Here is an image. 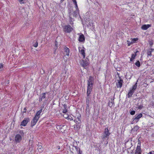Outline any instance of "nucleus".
Returning a JSON list of instances; mask_svg holds the SVG:
<instances>
[{
    "mask_svg": "<svg viewBox=\"0 0 154 154\" xmlns=\"http://www.w3.org/2000/svg\"><path fill=\"white\" fill-rule=\"evenodd\" d=\"M151 51H152L153 50V49H151Z\"/></svg>",
    "mask_w": 154,
    "mask_h": 154,
    "instance_id": "obj_55",
    "label": "nucleus"
},
{
    "mask_svg": "<svg viewBox=\"0 0 154 154\" xmlns=\"http://www.w3.org/2000/svg\"><path fill=\"white\" fill-rule=\"evenodd\" d=\"M94 78L91 76H89L88 82L92 83H94Z\"/></svg>",
    "mask_w": 154,
    "mask_h": 154,
    "instance_id": "obj_16",
    "label": "nucleus"
},
{
    "mask_svg": "<svg viewBox=\"0 0 154 154\" xmlns=\"http://www.w3.org/2000/svg\"><path fill=\"white\" fill-rule=\"evenodd\" d=\"M64 0H60V2H61L62 3V2Z\"/></svg>",
    "mask_w": 154,
    "mask_h": 154,
    "instance_id": "obj_52",
    "label": "nucleus"
},
{
    "mask_svg": "<svg viewBox=\"0 0 154 154\" xmlns=\"http://www.w3.org/2000/svg\"><path fill=\"white\" fill-rule=\"evenodd\" d=\"M139 51H136V52H134L135 54H136V55H137V54L138 53H139Z\"/></svg>",
    "mask_w": 154,
    "mask_h": 154,
    "instance_id": "obj_43",
    "label": "nucleus"
},
{
    "mask_svg": "<svg viewBox=\"0 0 154 154\" xmlns=\"http://www.w3.org/2000/svg\"><path fill=\"white\" fill-rule=\"evenodd\" d=\"M85 40V38L84 35L82 34L80 35L79 38V41L80 42H83Z\"/></svg>",
    "mask_w": 154,
    "mask_h": 154,
    "instance_id": "obj_15",
    "label": "nucleus"
},
{
    "mask_svg": "<svg viewBox=\"0 0 154 154\" xmlns=\"http://www.w3.org/2000/svg\"><path fill=\"white\" fill-rule=\"evenodd\" d=\"M42 112V109H40V110L37 111L35 116L37 117H38V118L39 119L40 118V115Z\"/></svg>",
    "mask_w": 154,
    "mask_h": 154,
    "instance_id": "obj_19",
    "label": "nucleus"
},
{
    "mask_svg": "<svg viewBox=\"0 0 154 154\" xmlns=\"http://www.w3.org/2000/svg\"><path fill=\"white\" fill-rule=\"evenodd\" d=\"M70 18V23L71 24H72V23H71V22H72V19L71 20V19L70 18Z\"/></svg>",
    "mask_w": 154,
    "mask_h": 154,
    "instance_id": "obj_44",
    "label": "nucleus"
},
{
    "mask_svg": "<svg viewBox=\"0 0 154 154\" xmlns=\"http://www.w3.org/2000/svg\"><path fill=\"white\" fill-rule=\"evenodd\" d=\"M9 81H8V82H7V84H9Z\"/></svg>",
    "mask_w": 154,
    "mask_h": 154,
    "instance_id": "obj_56",
    "label": "nucleus"
},
{
    "mask_svg": "<svg viewBox=\"0 0 154 154\" xmlns=\"http://www.w3.org/2000/svg\"><path fill=\"white\" fill-rule=\"evenodd\" d=\"M135 111L132 110L130 112V114L131 115H133L135 114Z\"/></svg>",
    "mask_w": 154,
    "mask_h": 154,
    "instance_id": "obj_35",
    "label": "nucleus"
},
{
    "mask_svg": "<svg viewBox=\"0 0 154 154\" xmlns=\"http://www.w3.org/2000/svg\"><path fill=\"white\" fill-rule=\"evenodd\" d=\"M63 107L64 108V109L63 110V113H66L67 112V105L66 104H64L63 105Z\"/></svg>",
    "mask_w": 154,
    "mask_h": 154,
    "instance_id": "obj_21",
    "label": "nucleus"
},
{
    "mask_svg": "<svg viewBox=\"0 0 154 154\" xmlns=\"http://www.w3.org/2000/svg\"><path fill=\"white\" fill-rule=\"evenodd\" d=\"M78 14V12L76 11H74L72 12V15H73V16L76 17L77 16Z\"/></svg>",
    "mask_w": 154,
    "mask_h": 154,
    "instance_id": "obj_25",
    "label": "nucleus"
},
{
    "mask_svg": "<svg viewBox=\"0 0 154 154\" xmlns=\"http://www.w3.org/2000/svg\"><path fill=\"white\" fill-rule=\"evenodd\" d=\"M47 93V92L44 93L40 95L39 100V101L40 102L42 101L45 98L46 95Z\"/></svg>",
    "mask_w": 154,
    "mask_h": 154,
    "instance_id": "obj_11",
    "label": "nucleus"
},
{
    "mask_svg": "<svg viewBox=\"0 0 154 154\" xmlns=\"http://www.w3.org/2000/svg\"><path fill=\"white\" fill-rule=\"evenodd\" d=\"M134 92V91L131 89L130 90L129 92H128V97L129 98L131 97L132 95L133 94V93Z\"/></svg>",
    "mask_w": 154,
    "mask_h": 154,
    "instance_id": "obj_20",
    "label": "nucleus"
},
{
    "mask_svg": "<svg viewBox=\"0 0 154 154\" xmlns=\"http://www.w3.org/2000/svg\"><path fill=\"white\" fill-rule=\"evenodd\" d=\"M136 56V54H133L131 55V58H132L135 59V56Z\"/></svg>",
    "mask_w": 154,
    "mask_h": 154,
    "instance_id": "obj_38",
    "label": "nucleus"
},
{
    "mask_svg": "<svg viewBox=\"0 0 154 154\" xmlns=\"http://www.w3.org/2000/svg\"><path fill=\"white\" fill-rule=\"evenodd\" d=\"M93 87L87 86V95L88 97L90 94L92 89Z\"/></svg>",
    "mask_w": 154,
    "mask_h": 154,
    "instance_id": "obj_13",
    "label": "nucleus"
},
{
    "mask_svg": "<svg viewBox=\"0 0 154 154\" xmlns=\"http://www.w3.org/2000/svg\"><path fill=\"white\" fill-rule=\"evenodd\" d=\"M154 151H151L149 152L148 154H154Z\"/></svg>",
    "mask_w": 154,
    "mask_h": 154,
    "instance_id": "obj_41",
    "label": "nucleus"
},
{
    "mask_svg": "<svg viewBox=\"0 0 154 154\" xmlns=\"http://www.w3.org/2000/svg\"><path fill=\"white\" fill-rule=\"evenodd\" d=\"M42 146L41 145H38L37 149L40 152L42 151Z\"/></svg>",
    "mask_w": 154,
    "mask_h": 154,
    "instance_id": "obj_24",
    "label": "nucleus"
},
{
    "mask_svg": "<svg viewBox=\"0 0 154 154\" xmlns=\"http://www.w3.org/2000/svg\"><path fill=\"white\" fill-rule=\"evenodd\" d=\"M39 118L38 117L35 116L31 122V126L33 127L34 126L38 121Z\"/></svg>",
    "mask_w": 154,
    "mask_h": 154,
    "instance_id": "obj_9",
    "label": "nucleus"
},
{
    "mask_svg": "<svg viewBox=\"0 0 154 154\" xmlns=\"http://www.w3.org/2000/svg\"><path fill=\"white\" fill-rule=\"evenodd\" d=\"M23 0H19V1L20 2V3H22V2L23 1Z\"/></svg>",
    "mask_w": 154,
    "mask_h": 154,
    "instance_id": "obj_47",
    "label": "nucleus"
},
{
    "mask_svg": "<svg viewBox=\"0 0 154 154\" xmlns=\"http://www.w3.org/2000/svg\"><path fill=\"white\" fill-rule=\"evenodd\" d=\"M149 44L150 45V48H152V45L153 44V41L152 40L150 41L149 42Z\"/></svg>",
    "mask_w": 154,
    "mask_h": 154,
    "instance_id": "obj_29",
    "label": "nucleus"
},
{
    "mask_svg": "<svg viewBox=\"0 0 154 154\" xmlns=\"http://www.w3.org/2000/svg\"><path fill=\"white\" fill-rule=\"evenodd\" d=\"M138 40L137 38H134L133 39L131 38L130 40H131L133 42V43H135V42Z\"/></svg>",
    "mask_w": 154,
    "mask_h": 154,
    "instance_id": "obj_32",
    "label": "nucleus"
},
{
    "mask_svg": "<svg viewBox=\"0 0 154 154\" xmlns=\"http://www.w3.org/2000/svg\"><path fill=\"white\" fill-rule=\"evenodd\" d=\"M134 60V58H132L131 57V58L130 59V61L131 62H132Z\"/></svg>",
    "mask_w": 154,
    "mask_h": 154,
    "instance_id": "obj_46",
    "label": "nucleus"
},
{
    "mask_svg": "<svg viewBox=\"0 0 154 154\" xmlns=\"http://www.w3.org/2000/svg\"><path fill=\"white\" fill-rule=\"evenodd\" d=\"M79 52L80 54L83 56V58H84L85 57V50L84 49H82L80 50L79 49Z\"/></svg>",
    "mask_w": 154,
    "mask_h": 154,
    "instance_id": "obj_17",
    "label": "nucleus"
},
{
    "mask_svg": "<svg viewBox=\"0 0 154 154\" xmlns=\"http://www.w3.org/2000/svg\"><path fill=\"white\" fill-rule=\"evenodd\" d=\"M75 149L77 151H78L79 152V151H81L80 150V149L79 148H78V147H77L76 148H75Z\"/></svg>",
    "mask_w": 154,
    "mask_h": 154,
    "instance_id": "obj_40",
    "label": "nucleus"
},
{
    "mask_svg": "<svg viewBox=\"0 0 154 154\" xmlns=\"http://www.w3.org/2000/svg\"><path fill=\"white\" fill-rule=\"evenodd\" d=\"M131 40V41L128 40L127 41L128 46H130L131 45L133 44V42Z\"/></svg>",
    "mask_w": 154,
    "mask_h": 154,
    "instance_id": "obj_27",
    "label": "nucleus"
},
{
    "mask_svg": "<svg viewBox=\"0 0 154 154\" xmlns=\"http://www.w3.org/2000/svg\"><path fill=\"white\" fill-rule=\"evenodd\" d=\"M82 151H79V152H78V154H82Z\"/></svg>",
    "mask_w": 154,
    "mask_h": 154,
    "instance_id": "obj_45",
    "label": "nucleus"
},
{
    "mask_svg": "<svg viewBox=\"0 0 154 154\" xmlns=\"http://www.w3.org/2000/svg\"><path fill=\"white\" fill-rule=\"evenodd\" d=\"M24 112H26V108H24Z\"/></svg>",
    "mask_w": 154,
    "mask_h": 154,
    "instance_id": "obj_50",
    "label": "nucleus"
},
{
    "mask_svg": "<svg viewBox=\"0 0 154 154\" xmlns=\"http://www.w3.org/2000/svg\"><path fill=\"white\" fill-rule=\"evenodd\" d=\"M15 140L16 143H19L22 140V137L20 135L17 134L15 136Z\"/></svg>",
    "mask_w": 154,
    "mask_h": 154,
    "instance_id": "obj_10",
    "label": "nucleus"
},
{
    "mask_svg": "<svg viewBox=\"0 0 154 154\" xmlns=\"http://www.w3.org/2000/svg\"><path fill=\"white\" fill-rule=\"evenodd\" d=\"M96 3H97V4H98V3L97 2H96Z\"/></svg>",
    "mask_w": 154,
    "mask_h": 154,
    "instance_id": "obj_58",
    "label": "nucleus"
},
{
    "mask_svg": "<svg viewBox=\"0 0 154 154\" xmlns=\"http://www.w3.org/2000/svg\"><path fill=\"white\" fill-rule=\"evenodd\" d=\"M87 105L88 106H89V100L88 99H86V101Z\"/></svg>",
    "mask_w": 154,
    "mask_h": 154,
    "instance_id": "obj_36",
    "label": "nucleus"
},
{
    "mask_svg": "<svg viewBox=\"0 0 154 154\" xmlns=\"http://www.w3.org/2000/svg\"><path fill=\"white\" fill-rule=\"evenodd\" d=\"M57 147L58 149H60V147L59 146H57Z\"/></svg>",
    "mask_w": 154,
    "mask_h": 154,
    "instance_id": "obj_49",
    "label": "nucleus"
},
{
    "mask_svg": "<svg viewBox=\"0 0 154 154\" xmlns=\"http://www.w3.org/2000/svg\"><path fill=\"white\" fill-rule=\"evenodd\" d=\"M89 60L87 58H86L85 60H82L80 61V64L82 66L85 68L89 64Z\"/></svg>",
    "mask_w": 154,
    "mask_h": 154,
    "instance_id": "obj_5",
    "label": "nucleus"
},
{
    "mask_svg": "<svg viewBox=\"0 0 154 154\" xmlns=\"http://www.w3.org/2000/svg\"><path fill=\"white\" fill-rule=\"evenodd\" d=\"M139 127L137 126H136L134 128V130H136V131L139 129Z\"/></svg>",
    "mask_w": 154,
    "mask_h": 154,
    "instance_id": "obj_39",
    "label": "nucleus"
},
{
    "mask_svg": "<svg viewBox=\"0 0 154 154\" xmlns=\"http://www.w3.org/2000/svg\"><path fill=\"white\" fill-rule=\"evenodd\" d=\"M94 84L90 83L88 82V86H87L93 87Z\"/></svg>",
    "mask_w": 154,
    "mask_h": 154,
    "instance_id": "obj_33",
    "label": "nucleus"
},
{
    "mask_svg": "<svg viewBox=\"0 0 154 154\" xmlns=\"http://www.w3.org/2000/svg\"><path fill=\"white\" fill-rule=\"evenodd\" d=\"M137 82L135 83L134 85L133 86L132 88L131 89V90L134 91L136 89L137 87Z\"/></svg>",
    "mask_w": 154,
    "mask_h": 154,
    "instance_id": "obj_23",
    "label": "nucleus"
},
{
    "mask_svg": "<svg viewBox=\"0 0 154 154\" xmlns=\"http://www.w3.org/2000/svg\"><path fill=\"white\" fill-rule=\"evenodd\" d=\"M22 133L23 134V132H22Z\"/></svg>",
    "mask_w": 154,
    "mask_h": 154,
    "instance_id": "obj_59",
    "label": "nucleus"
},
{
    "mask_svg": "<svg viewBox=\"0 0 154 154\" xmlns=\"http://www.w3.org/2000/svg\"><path fill=\"white\" fill-rule=\"evenodd\" d=\"M110 134V133L109 132V130L108 128H106L104 132L103 133V134L101 137L102 139L103 140H104L106 138L108 139Z\"/></svg>",
    "mask_w": 154,
    "mask_h": 154,
    "instance_id": "obj_1",
    "label": "nucleus"
},
{
    "mask_svg": "<svg viewBox=\"0 0 154 154\" xmlns=\"http://www.w3.org/2000/svg\"><path fill=\"white\" fill-rule=\"evenodd\" d=\"M3 65L2 63H0V72L3 70Z\"/></svg>",
    "mask_w": 154,
    "mask_h": 154,
    "instance_id": "obj_28",
    "label": "nucleus"
},
{
    "mask_svg": "<svg viewBox=\"0 0 154 154\" xmlns=\"http://www.w3.org/2000/svg\"><path fill=\"white\" fill-rule=\"evenodd\" d=\"M138 105H139V103H137V104H136V106H138Z\"/></svg>",
    "mask_w": 154,
    "mask_h": 154,
    "instance_id": "obj_53",
    "label": "nucleus"
},
{
    "mask_svg": "<svg viewBox=\"0 0 154 154\" xmlns=\"http://www.w3.org/2000/svg\"><path fill=\"white\" fill-rule=\"evenodd\" d=\"M44 106H41V109H42H42L44 108Z\"/></svg>",
    "mask_w": 154,
    "mask_h": 154,
    "instance_id": "obj_48",
    "label": "nucleus"
},
{
    "mask_svg": "<svg viewBox=\"0 0 154 154\" xmlns=\"http://www.w3.org/2000/svg\"><path fill=\"white\" fill-rule=\"evenodd\" d=\"M116 83V85L117 88H121L122 86V84L123 83V80L120 77H119V79L117 80Z\"/></svg>",
    "mask_w": 154,
    "mask_h": 154,
    "instance_id": "obj_4",
    "label": "nucleus"
},
{
    "mask_svg": "<svg viewBox=\"0 0 154 154\" xmlns=\"http://www.w3.org/2000/svg\"><path fill=\"white\" fill-rule=\"evenodd\" d=\"M152 51H149L147 52V55L148 56H151V55Z\"/></svg>",
    "mask_w": 154,
    "mask_h": 154,
    "instance_id": "obj_37",
    "label": "nucleus"
},
{
    "mask_svg": "<svg viewBox=\"0 0 154 154\" xmlns=\"http://www.w3.org/2000/svg\"><path fill=\"white\" fill-rule=\"evenodd\" d=\"M143 107V106L142 105V103H140L139 105L136 106V108H137L138 109H141Z\"/></svg>",
    "mask_w": 154,
    "mask_h": 154,
    "instance_id": "obj_22",
    "label": "nucleus"
},
{
    "mask_svg": "<svg viewBox=\"0 0 154 154\" xmlns=\"http://www.w3.org/2000/svg\"><path fill=\"white\" fill-rule=\"evenodd\" d=\"M2 39L1 38H0V46L2 44Z\"/></svg>",
    "mask_w": 154,
    "mask_h": 154,
    "instance_id": "obj_42",
    "label": "nucleus"
},
{
    "mask_svg": "<svg viewBox=\"0 0 154 154\" xmlns=\"http://www.w3.org/2000/svg\"><path fill=\"white\" fill-rule=\"evenodd\" d=\"M9 81H8V82H7V84H9Z\"/></svg>",
    "mask_w": 154,
    "mask_h": 154,
    "instance_id": "obj_57",
    "label": "nucleus"
},
{
    "mask_svg": "<svg viewBox=\"0 0 154 154\" xmlns=\"http://www.w3.org/2000/svg\"><path fill=\"white\" fill-rule=\"evenodd\" d=\"M151 26V24H144L142 26L141 29L143 30H146Z\"/></svg>",
    "mask_w": 154,
    "mask_h": 154,
    "instance_id": "obj_12",
    "label": "nucleus"
},
{
    "mask_svg": "<svg viewBox=\"0 0 154 154\" xmlns=\"http://www.w3.org/2000/svg\"><path fill=\"white\" fill-rule=\"evenodd\" d=\"M30 119L29 118H25L24 120L21 122L20 125L23 126H25L28 122L30 121Z\"/></svg>",
    "mask_w": 154,
    "mask_h": 154,
    "instance_id": "obj_8",
    "label": "nucleus"
},
{
    "mask_svg": "<svg viewBox=\"0 0 154 154\" xmlns=\"http://www.w3.org/2000/svg\"><path fill=\"white\" fill-rule=\"evenodd\" d=\"M33 46L35 48L37 47L38 46V43L37 41H36L35 42H33Z\"/></svg>",
    "mask_w": 154,
    "mask_h": 154,
    "instance_id": "obj_30",
    "label": "nucleus"
},
{
    "mask_svg": "<svg viewBox=\"0 0 154 154\" xmlns=\"http://www.w3.org/2000/svg\"><path fill=\"white\" fill-rule=\"evenodd\" d=\"M73 146L74 147L75 149L77 147V144L76 142L73 143Z\"/></svg>",
    "mask_w": 154,
    "mask_h": 154,
    "instance_id": "obj_34",
    "label": "nucleus"
},
{
    "mask_svg": "<svg viewBox=\"0 0 154 154\" xmlns=\"http://www.w3.org/2000/svg\"><path fill=\"white\" fill-rule=\"evenodd\" d=\"M64 54L66 56H69V50L68 48L65 47L64 48Z\"/></svg>",
    "mask_w": 154,
    "mask_h": 154,
    "instance_id": "obj_14",
    "label": "nucleus"
},
{
    "mask_svg": "<svg viewBox=\"0 0 154 154\" xmlns=\"http://www.w3.org/2000/svg\"><path fill=\"white\" fill-rule=\"evenodd\" d=\"M72 1H73V2L74 3V4L75 5V6L76 9L77 8L78 9L76 0H72Z\"/></svg>",
    "mask_w": 154,
    "mask_h": 154,
    "instance_id": "obj_31",
    "label": "nucleus"
},
{
    "mask_svg": "<svg viewBox=\"0 0 154 154\" xmlns=\"http://www.w3.org/2000/svg\"><path fill=\"white\" fill-rule=\"evenodd\" d=\"M111 103H109V106H111V105H112L111 106H112V104H111Z\"/></svg>",
    "mask_w": 154,
    "mask_h": 154,
    "instance_id": "obj_51",
    "label": "nucleus"
},
{
    "mask_svg": "<svg viewBox=\"0 0 154 154\" xmlns=\"http://www.w3.org/2000/svg\"><path fill=\"white\" fill-rule=\"evenodd\" d=\"M135 65L138 67H139L140 66V63L139 60H137L135 63Z\"/></svg>",
    "mask_w": 154,
    "mask_h": 154,
    "instance_id": "obj_26",
    "label": "nucleus"
},
{
    "mask_svg": "<svg viewBox=\"0 0 154 154\" xmlns=\"http://www.w3.org/2000/svg\"><path fill=\"white\" fill-rule=\"evenodd\" d=\"M81 118L80 116H78L75 119L74 121L76 123V126L77 129H79L80 128V123L81 122Z\"/></svg>",
    "mask_w": 154,
    "mask_h": 154,
    "instance_id": "obj_3",
    "label": "nucleus"
},
{
    "mask_svg": "<svg viewBox=\"0 0 154 154\" xmlns=\"http://www.w3.org/2000/svg\"><path fill=\"white\" fill-rule=\"evenodd\" d=\"M138 105H139V103H137V104H136V106H138Z\"/></svg>",
    "mask_w": 154,
    "mask_h": 154,
    "instance_id": "obj_54",
    "label": "nucleus"
},
{
    "mask_svg": "<svg viewBox=\"0 0 154 154\" xmlns=\"http://www.w3.org/2000/svg\"><path fill=\"white\" fill-rule=\"evenodd\" d=\"M143 115L141 113H140L138 114H136L135 116V118H133V120L132 122L133 123L136 122H137L139 121V119Z\"/></svg>",
    "mask_w": 154,
    "mask_h": 154,
    "instance_id": "obj_7",
    "label": "nucleus"
},
{
    "mask_svg": "<svg viewBox=\"0 0 154 154\" xmlns=\"http://www.w3.org/2000/svg\"><path fill=\"white\" fill-rule=\"evenodd\" d=\"M63 31L66 33H70L73 30V28L70 25H68L63 27Z\"/></svg>",
    "mask_w": 154,
    "mask_h": 154,
    "instance_id": "obj_2",
    "label": "nucleus"
},
{
    "mask_svg": "<svg viewBox=\"0 0 154 154\" xmlns=\"http://www.w3.org/2000/svg\"><path fill=\"white\" fill-rule=\"evenodd\" d=\"M73 12V10L72 8H70L69 10L68 13L69 14V17L70 18L71 20L72 19V18L71 17V16L72 15V12Z\"/></svg>",
    "mask_w": 154,
    "mask_h": 154,
    "instance_id": "obj_18",
    "label": "nucleus"
},
{
    "mask_svg": "<svg viewBox=\"0 0 154 154\" xmlns=\"http://www.w3.org/2000/svg\"><path fill=\"white\" fill-rule=\"evenodd\" d=\"M140 142L138 143L137 147L135 154H141L142 150L140 147Z\"/></svg>",
    "mask_w": 154,
    "mask_h": 154,
    "instance_id": "obj_6",
    "label": "nucleus"
}]
</instances>
